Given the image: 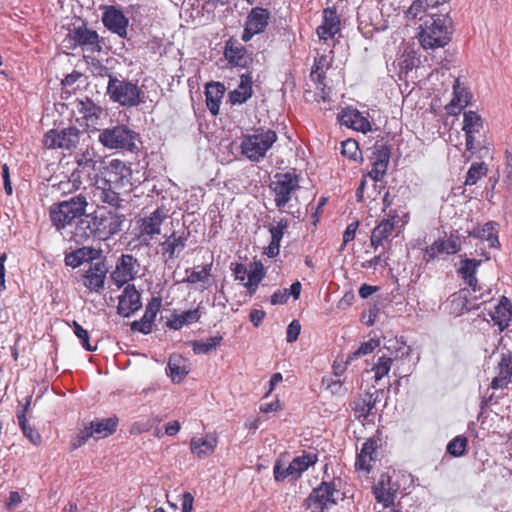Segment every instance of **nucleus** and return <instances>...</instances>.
Here are the masks:
<instances>
[{
	"label": "nucleus",
	"mask_w": 512,
	"mask_h": 512,
	"mask_svg": "<svg viewBox=\"0 0 512 512\" xmlns=\"http://www.w3.org/2000/svg\"><path fill=\"white\" fill-rule=\"evenodd\" d=\"M162 299L160 297H153L145 308L144 315L138 321L131 324L133 331H138L143 334H148L152 331V327L158 312L161 309Z\"/></svg>",
	"instance_id": "nucleus-19"
},
{
	"label": "nucleus",
	"mask_w": 512,
	"mask_h": 512,
	"mask_svg": "<svg viewBox=\"0 0 512 512\" xmlns=\"http://www.w3.org/2000/svg\"><path fill=\"white\" fill-rule=\"evenodd\" d=\"M270 19L269 10L262 7H254L248 13L242 40L248 42L254 35L265 31Z\"/></svg>",
	"instance_id": "nucleus-13"
},
{
	"label": "nucleus",
	"mask_w": 512,
	"mask_h": 512,
	"mask_svg": "<svg viewBox=\"0 0 512 512\" xmlns=\"http://www.w3.org/2000/svg\"><path fill=\"white\" fill-rule=\"evenodd\" d=\"M298 188L299 178L294 172L276 173L270 183L276 207L283 209Z\"/></svg>",
	"instance_id": "nucleus-8"
},
{
	"label": "nucleus",
	"mask_w": 512,
	"mask_h": 512,
	"mask_svg": "<svg viewBox=\"0 0 512 512\" xmlns=\"http://www.w3.org/2000/svg\"><path fill=\"white\" fill-rule=\"evenodd\" d=\"M490 316L494 323L503 331L509 326L512 317V305L510 300L503 296L499 304L495 306L494 310L490 312Z\"/></svg>",
	"instance_id": "nucleus-32"
},
{
	"label": "nucleus",
	"mask_w": 512,
	"mask_h": 512,
	"mask_svg": "<svg viewBox=\"0 0 512 512\" xmlns=\"http://www.w3.org/2000/svg\"><path fill=\"white\" fill-rule=\"evenodd\" d=\"M487 172L488 168L485 163H473L468 169L465 185H475Z\"/></svg>",
	"instance_id": "nucleus-49"
},
{
	"label": "nucleus",
	"mask_w": 512,
	"mask_h": 512,
	"mask_svg": "<svg viewBox=\"0 0 512 512\" xmlns=\"http://www.w3.org/2000/svg\"><path fill=\"white\" fill-rule=\"evenodd\" d=\"M107 93L121 106L137 107L145 102L144 92L136 83L115 76H109Z\"/></svg>",
	"instance_id": "nucleus-5"
},
{
	"label": "nucleus",
	"mask_w": 512,
	"mask_h": 512,
	"mask_svg": "<svg viewBox=\"0 0 512 512\" xmlns=\"http://www.w3.org/2000/svg\"><path fill=\"white\" fill-rule=\"evenodd\" d=\"M317 455L314 453L303 454L294 458L289 466L290 472L293 473V479H298L301 475L317 462Z\"/></svg>",
	"instance_id": "nucleus-40"
},
{
	"label": "nucleus",
	"mask_w": 512,
	"mask_h": 512,
	"mask_svg": "<svg viewBox=\"0 0 512 512\" xmlns=\"http://www.w3.org/2000/svg\"><path fill=\"white\" fill-rule=\"evenodd\" d=\"M80 141V130L70 126L61 130L51 129L46 132L43 143L48 149L60 148L71 150L76 148Z\"/></svg>",
	"instance_id": "nucleus-10"
},
{
	"label": "nucleus",
	"mask_w": 512,
	"mask_h": 512,
	"mask_svg": "<svg viewBox=\"0 0 512 512\" xmlns=\"http://www.w3.org/2000/svg\"><path fill=\"white\" fill-rule=\"evenodd\" d=\"M453 95L452 100L446 105V110L450 115H457L469 103V93L460 87L459 79L454 81Z\"/></svg>",
	"instance_id": "nucleus-36"
},
{
	"label": "nucleus",
	"mask_w": 512,
	"mask_h": 512,
	"mask_svg": "<svg viewBox=\"0 0 512 512\" xmlns=\"http://www.w3.org/2000/svg\"><path fill=\"white\" fill-rule=\"evenodd\" d=\"M461 250V244L457 237L438 239L426 247L423 253V260L430 262L440 255H453Z\"/></svg>",
	"instance_id": "nucleus-15"
},
{
	"label": "nucleus",
	"mask_w": 512,
	"mask_h": 512,
	"mask_svg": "<svg viewBox=\"0 0 512 512\" xmlns=\"http://www.w3.org/2000/svg\"><path fill=\"white\" fill-rule=\"evenodd\" d=\"M358 226H359L358 221H354V222L348 224V226L346 227L344 234H343L342 247L345 246L350 241L354 240Z\"/></svg>",
	"instance_id": "nucleus-63"
},
{
	"label": "nucleus",
	"mask_w": 512,
	"mask_h": 512,
	"mask_svg": "<svg viewBox=\"0 0 512 512\" xmlns=\"http://www.w3.org/2000/svg\"><path fill=\"white\" fill-rule=\"evenodd\" d=\"M225 93V87L219 82H212L206 85V105L212 115L219 113L220 104Z\"/></svg>",
	"instance_id": "nucleus-33"
},
{
	"label": "nucleus",
	"mask_w": 512,
	"mask_h": 512,
	"mask_svg": "<svg viewBox=\"0 0 512 512\" xmlns=\"http://www.w3.org/2000/svg\"><path fill=\"white\" fill-rule=\"evenodd\" d=\"M265 277L264 267L262 263L255 262L251 265L250 270L247 275V282L244 284L245 286H259L260 282Z\"/></svg>",
	"instance_id": "nucleus-52"
},
{
	"label": "nucleus",
	"mask_w": 512,
	"mask_h": 512,
	"mask_svg": "<svg viewBox=\"0 0 512 512\" xmlns=\"http://www.w3.org/2000/svg\"><path fill=\"white\" fill-rule=\"evenodd\" d=\"M118 425L117 417H109L105 419L95 420L90 423L92 427L95 438L101 439L105 438L116 431Z\"/></svg>",
	"instance_id": "nucleus-42"
},
{
	"label": "nucleus",
	"mask_w": 512,
	"mask_h": 512,
	"mask_svg": "<svg viewBox=\"0 0 512 512\" xmlns=\"http://www.w3.org/2000/svg\"><path fill=\"white\" fill-rule=\"evenodd\" d=\"M287 225V220L281 219L279 222H277L276 225L271 226L269 228L271 234V242H274V244H280L284 235V230L287 228Z\"/></svg>",
	"instance_id": "nucleus-58"
},
{
	"label": "nucleus",
	"mask_w": 512,
	"mask_h": 512,
	"mask_svg": "<svg viewBox=\"0 0 512 512\" xmlns=\"http://www.w3.org/2000/svg\"><path fill=\"white\" fill-rule=\"evenodd\" d=\"M379 345L380 342L378 339H370L362 343L357 350L348 356L346 364H349L355 358L372 353Z\"/></svg>",
	"instance_id": "nucleus-53"
},
{
	"label": "nucleus",
	"mask_w": 512,
	"mask_h": 512,
	"mask_svg": "<svg viewBox=\"0 0 512 512\" xmlns=\"http://www.w3.org/2000/svg\"><path fill=\"white\" fill-rule=\"evenodd\" d=\"M483 128V121L475 111H465L463 114V131L466 135V149L473 151L475 134L480 133Z\"/></svg>",
	"instance_id": "nucleus-24"
},
{
	"label": "nucleus",
	"mask_w": 512,
	"mask_h": 512,
	"mask_svg": "<svg viewBox=\"0 0 512 512\" xmlns=\"http://www.w3.org/2000/svg\"><path fill=\"white\" fill-rule=\"evenodd\" d=\"M187 238L173 232L160 243L161 254L165 262L173 260L185 248Z\"/></svg>",
	"instance_id": "nucleus-28"
},
{
	"label": "nucleus",
	"mask_w": 512,
	"mask_h": 512,
	"mask_svg": "<svg viewBox=\"0 0 512 512\" xmlns=\"http://www.w3.org/2000/svg\"><path fill=\"white\" fill-rule=\"evenodd\" d=\"M375 498L384 507L393 504L397 489L391 484L388 475H381L378 483L373 487Z\"/></svg>",
	"instance_id": "nucleus-31"
},
{
	"label": "nucleus",
	"mask_w": 512,
	"mask_h": 512,
	"mask_svg": "<svg viewBox=\"0 0 512 512\" xmlns=\"http://www.w3.org/2000/svg\"><path fill=\"white\" fill-rule=\"evenodd\" d=\"M376 398L371 393L359 395L353 402V411L357 419H366L375 407Z\"/></svg>",
	"instance_id": "nucleus-38"
},
{
	"label": "nucleus",
	"mask_w": 512,
	"mask_h": 512,
	"mask_svg": "<svg viewBox=\"0 0 512 512\" xmlns=\"http://www.w3.org/2000/svg\"><path fill=\"white\" fill-rule=\"evenodd\" d=\"M77 168L85 174V178H92L93 173L99 170L101 161L97 159V155L93 150H86L76 158Z\"/></svg>",
	"instance_id": "nucleus-35"
},
{
	"label": "nucleus",
	"mask_w": 512,
	"mask_h": 512,
	"mask_svg": "<svg viewBox=\"0 0 512 512\" xmlns=\"http://www.w3.org/2000/svg\"><path fill=\"white\" fill-rule=\"evenodd\" d=\"M377 441L373 438L367 439L357 455L355 467L357 471H363L369 473L371 469V463L374 461V454L377 450Z\"/></svg>",
	"instance_id": "nucleus-29"
},
{
	"label": "nucleus",
	"mask_w": 512,
	"mask_h": 512,
	"mask_svg": "<svg viewBox=\"0 0 512 512\" xmlns=\"http://www.w3.org/2000/svg\"><path fill=\"white\" fill-rule=\"evenodd\" d=\"M125 216L116 210L98 208L80 218L72 231V239L81 243L89 238L108 240L122 231Z\"/></svg>",
	"instance_id": "nucleus-1"
},
{
	"label": "nucleus",
	"mask_w": 512,
	"mask_h": 512,
	"mask_svg": "<svg viewBox=\"0 0 512 512\" xmlns=\"http://www.w3.org/2000/svg\"><path fill=\"white\" fill-rule=\"evenodd\" d=\"M107 268L103 261L91 262L84 273V286L91 291H100L104 287Z\"/></svg>",
	"instance_id": "nucleus-20"
},
{
	"label": "nucleus",
	"mask_w": 512,
	"mask_h": 512,
	"mask_svg": "<svg viewBox=\"0 0 512 512\" xmlns=\"http://www.w3.org/2000/svg\"><path fill=\"white\" fill-rule=\"evenodd\" d=\"M339 121L342 125L362 133L371 131V124L369 120L361 112L355 109L344 110L339 115Z\"/></svg>",
	"instance_id": "nucleus-27"
},
{
	"label": "nucleus",
	"mask_w": 512,
	"mask_h": 512,
	"mask_svg": "<svg viewBox=\"0 0 512 512\" xmlns=\"http://www.w3.org/2000/svg\"><path fill=\"white\" fill-rule=\"evenodd\" d=\"M451 34V19L443 14H434L420 26L418 39L425 50L436 49L446 46L451 40Z\"/></svg>",
	"instance_id": "nucleus-2"
},
{
	"label": "nucleus",
	"mask_w": 512,
	"mask_h": 512,
	"mask_svg": "<svg viewBox=\"0 0 512 512\" xmlns=\"http://www.w3.org/2000/svg\"><path fill=\"white\" fill-rule=\"evenodd\" d=\"M94 196L97 197L101 202L107 203L113 207H120L122 199L119 196L117 189L121 187H114L113 183L102 178L95 181Z\"/></svg>",
	"instance_id": "nucleus-23"
},
{
	"label": "nucleus",
	"mask_w": 512,
	"mask_h": 512,
	"mask_svg": "<svg viewBox=\"0 0 512 512\" xmlns=\"http://www.w3.org/2000/svg\"><path fill=\"white\" fill-rule=\"evenodd\" d=\"M138 269L137 259L131 254H123L116 262L115 269L110 276L111 280L118 288H121L135 278Z\"/></svg>",
	"instance_id": "nucleus-12"
},
{
	"label": "nucleus",
	"mask_w": 512,
	"mask_h": 512,
	"mask_svg": "<svg viewBox=\"0 0 512 512\" xmlns=\"http://www.w3.org/2000/svg\"><path fill=\"white\" fill-rule=\"evenodd\" d=\"M200 319L199 309H192L182 312L179 315H175L173 319H170L167 323L168 327L174 330L181 329L184 325L198 322Z\"/></svg>",
	"instance_id": "nucleus-43"
},
{
	"label": "nucleus",
	"mask_w": 512,
	"mask_h": 512,
	"mask_svg": "<svg viewBox=\"0 0 512 512\" xmlns=\"http://www.w3.org/2000/svg\"><path fill=\"white\" fill-rule=\"evenodd\" d=\"M168 369L174 383L181 382L189 373L187 361L179 355H173L169 358Z\"/></svg>",
	"instance_id": "nucleus-41"
},
{
	"label": "nucleus",
	"mask_w": 512,
	"mask_h": 512,
	"mask_svg": "<svg viewBox=\"0 0 512 512\" xmlns=\"http://www.w3.org/2000/svg\"><path fill=\"white\" fill-rule=\"evenodd\" d=\"M481 263V260L465 258L460 261L459 268L457 269L458 275L474 293L481 290V286L476 278V273Z\"/></svg>",
	"instance_id": "nucleus-22"
},
{
	"label": "nucleus",
	"mask_w": 512,
	"mask_h": 512,
	"mask_svg": "<svg viewBox=\"0 0 512 512\" xmlns=\"http://www.w3.org/2000/svg\"><path fill=\"white\" fill-rule=\"evenodd\" d=\"M222 336L209 337L206 340H195L192 342V349L195 354H208L220 345Z\"/></svg>",
	"instance_id": "nucleus-46"
},
{
	"label": "nucleus",
	"mask_w": 512,
	"mask_h": 512,
	"mask_svg": "<svg viewBox=\"0 0 512 512\" xmlns=\"http://www.w3.org/2000/svg\"><path fill=\"white\" fill-rule=\"evenodd\" d=\"M467 438L464 436H456L447 445V452L453 457L463 456L466 452Z\"/></svg>",
	"instance_id": "nucleus-54"
},
{
	"label": "nucleus",
	"mask_w": 512,
	"mask_h": 512,
	"mask_svg": "<svg viewBox=\"0 0 512 512\" xmlns=\"http://www.w3.org/2000/svg\"><path fill=\"white\" fill-rule=\"evenodd\" d=\"M224 54L231 64H235L237 66H244L246 64V49L236 40L229 39L226 42Z\"/></svg>",
	"instance_id": "nucleus-39"
},
{
	"label": "nucleus",
	"mask_w": 512,
	"mask_h": 512,
	"mask_svg": "<svg viewBox=\"0 0 512 512\" xmlns=\"http://www.w3.org/2000/svg\"><path fill=\"white\" fill-rule=\"evenodd\" d=\"M395 228V216H389L380 221L373 229L370 244L374 249L384 245V241L388 240Z\"/></svg>",
	"instance_id": "nucleus-30"
},
{
	"label": "nucleus",
	"mask_w": 512,
	"mask_h": 512,
	"mask_svg": "<svg viewBox=\"0 0 512 512\" xmlns=\"http://www.w3.org/2000/svg\"><path fill=\"white\" fill-rule=\"evenodd\" d=\"M100 9L102 10L101 20L104 27L120 38H127L129 19L123 11L114 5H103Z\"/></svg>",
	"instance_id": "nucleus-11"
},
{
	"label": "nucleus",
	"mask_w": 512,
	"mask_h": 512,
	"mask_svg": "<svg viewBox=\"0 0 512 512\" xmlns=\"http://www.w3.org/2000/svg\"><path fill=\"white\" fill-rule=\"evenodd\" d=\"M340 31V20L337 13L332 9H325L323 22L316 29L320 40L328 41Z\"/></svg>",
	"instance_id": "nucleus-25"
},
{
	"label": "nucleus",
	"mask_w": 512,
	"mask_h": 512,
	"mask_svg": "<svg viewBox=\"0 0 512 512\" xmlns=\"http://www.w3.org/2000/svg\"><path fill=\"white\" fill-rule=\"evenodd\" d=\"M101 251L92 247L84 246L78 248L65 256V264L72 268H77L85 263L90 264L94 260H98Z\"/></svg>",
	"instance_id": "nucleus-26"
},
{
	"label": "nucleus",
	"mask_w": 512,
	"mask_h": 512,
	"mask_svg": "<svg viewBox=\"0 0 512 512\" xmlns=\"http://www.w3.org/2000/svg\"><path fill=\"white\" fill-rule=\"evenodd\" d=\"M138 134L126 125H116L100 131L99 142L108 149L134 151Z\"/></svg>",
	"instance_id": "nucleus-6"
},
{
	"label": "nucleus",
	"mask_w": 512,
	"mask_h": 512,
	"mask_svg": "<svg viewBox=\"0 0 512 512\" xmlns=\"http://www.w3.org/2000/svg\"><path fill=\"white\" fill-rule=\"evenodd\" d=\"M68 38L72 42L70 46L72 49L80 47L83 51L90 53H99L102 50L99 34L84 23L69 30Z\"/></svg>",
	"instance_id": "nucleus-9"
},
{
	"label": "nucleus",
	"mask_w": 512,
	"mask_h": 512,
	"mask_svg": "<svg viewBox=\"0 0 512 512\" xmlns=\"http://www.w3.org/2000/svg\"><path fill=\"white\" fill-rule=\"evenodd\" d=\"M141 307L140 293L134 285H127L119 296L117 312L123 317H130Z\"/></svg>",
	"instance_id": "nucleus-17"
},
{
	"label": "nucleus",
	"mask_w": 512,
	"mask_h": 512,
	"mask_svg": "<svg viewBox=\"0 0 512 512\" xmlns=\"http://www.w3.org/2000/svg\"><path fill=\"white\" fill-rule=\"evenodd\" d=\"M327 65L326 56H320L315 59L314 65L311 70V78L318 83H322L324 76V67Z\"/></svg>",
	"instance_id": "nucleus-57"
},
{
	"label": "nucleus",
	"mask_w": 512,
	"mask_h": 512,
	"mask_svg": "<svg viewBox=\"0 0 512 512\" xmlns=\"http://www.w3.org/2000/svg\"><path fill=\"white\" fill-rule=\"evenodd\" d=\"M277 139L278 136L274 130L259 127L253 133L242 136L241 154L252 162H259L266 156Z\"/></svg>",
	"instance_id": "nucleus-3"
},
{
	"label": "nucleus",
	"mask_w": 512,
	"mask_h": 512,
	"mask_svg": "<svg viewBox=\"0 0 512 512\" xmlns=\"http://www.w3.org/2000/svg\"><path fill=\"white\" fill-rule=\"evenodd\" d=\"M88 201L85 195L79 193L68 200L62 201L50 208V219L53 225L61 230L77 219L84 217Z\"/></svg>",
	"instance_id": "nucleus-4"
},
{
	"label": "nucleus",
	"mask_w": 512,
	"mask_h": 512,
	"mask_svg": "<svg viewBox=\"0 0 512 512\" xmlns=\"http://www.w3.org/2000/svg\"><path fill=\"white\" fill-rule=\"evenodd\" d=\"M212 263L206 265H199L188 274L183 282L188 284H195L198 282L207 283L211 276Z\"/></svg>",
	"instance_id": "nucleus-45"
},
{
	"label": "nucleus",
	"mask_w": 512,
	"mask_h": 512,
	"mask_svg": "<svg viewBox=\"0 0 512 512\" xmlns=\"http://www.w3.org/2000/svg\"><path fill=\"white\" fill-rule=\"evenodd\" d=\"M500 366L501 375L493 378L491 382V387L493 389H500L506 387L512 375V366H510L509 361H507L506 359H502Z\"/></svg>",
	"instance_id": "nucleus-48"
},
{
	"label": "nucleus",
	"mask_w": 512,
	"mask_h": 512,
	"mask_svg": "<svg viewBox=\"0 0 512 512\" xmlns=\"http://www.w3.org/2000/svg\"><path fill=\"white\" fill-rule=\"evenodd\" d=\"M90 437L95 438V433L92 427L89 425L88 427H85L83 430H81L80 433L78 434L76 442L73 443L74 448L80 447L81 445L85 444Z\"/></svg>",
	"instance_id": "nucleus-62"
},
{
	"label": "nucleus",
	"mask_w": 512,
	"mask_h": 512,
	"mask_svg": "<svg viewBox=\"0 0 512 512\" xmlns=\"http://www.w3.org/2000/svg\"><path fill=\"white\" fill-rule=\"evenodd\" d=\"M373 155L372 169L366 176H364V178L366 179V177H369L376 183L381 181L386 174L390 159V151L386 146L381 145L376 147Z\"/></svg>",
	"instance_id": "nucleus-21"
},
{
	"label": "nucleus",
	"mask_w": 512,
	"mask_h": 512,
	"mask_svg": "<svg viewBox=\"0 0 512 512\" xmlns=\"http://www.w3.org/2000/svg\"><path fill=\"white\" fill-rule=\"evenodd\" d=\"M339 490L333 482H322L314 488L305 500L310 512H328L337 504Z\"/></svg>",
	"instance_id": "nucleus-7"
},
{
	"label": "nucleus",
	"mask_w": 512,
	"mask_h": 512,
	"mask_svg": "<svg viewBox=\"0 0 512 512\" xmlns=\"http://www.w3.org/2000/svg\"><path fill=\"white\" fill-rule=\"evenodd\" d=\"M79 112L87 128L96 129L99 125L100 118L104 114L103 109L90 100L80 103Z\"/></svg>",
	"instance_id": "nucleus-34"
},
{
	"label": "nucleus",
	"mask_w": 512,
	"mask_h": 512,
	"mask_svg": "<svg viewBox=\"0 0 512 512\" xmlns=\"http://www.w3.org/2000/svg\"><path fill=\"white\" fill-rule=\"evenodd\" d=\"M72 328L74 334L80 340L82 347L87 351H95L96 347L91 346L89 342V333L78 322L73 321Z\"/></svg>",
	"instance_id": "nucleus-55"
},
{
	"label": "nucleus",
	"mask_w": 512,
	"mask_h": 512,
	"mask_svg": "<svg viewBox=\"0 0 512 512\" xmlns=\"http://www.w3.org/2000/svg\"><path fill=\"white\" fill-rule=\"evenodd\" d=\"M274 479L277 482H282L286 478L290 477L293 479V473L290 472V466L285 467L281 462L277 461L273 467Z\"/></svg>",
	"instance_id": "nucleus-59"
},
{
	"label": "nucleus",
	"mask_w": 512,
	"mask_h": 512,
	"mask_svg": "<svg viewBox=\"0 0 512 512\" xmlns=\"http://www.w3.org/2000/svg\"><path fill=\"white\" fill-rule=\"evenodd\" d=\"M341 153L351 160H356L360 154L358 143L352 139L343 141L341 144Z\"/></svg>",
	"instance_id": "nucleus-56"
},
{
	"label": "nucleus",
	"mask_w": 512,
	"mask_h": 512,
	"mask_svg": "<svg viewBox=\"0 0 512 512\" xmlns=\"http://www.w3.org/2000/svg\"><path fill=\"white\" fill-rule=\"evenodd\" d=\"M85 177V174L78 169H75L71 175L69 176L67 181H61L59 183V190L62 192H65L64 186H71V189H69V192L80 190L83 185V178Z\"/></svg>",
	"instance_id": "nucleus-51"
},
{
	"label": "nucleus",
	"mask_w": 512,
	"mask_h": 512,
	"mask_svg": "<svg viewBox=\"0 0 512 512\" xmlns=\"http://www.w3.org/2000/svg\"><path fill=\"white\" fill-rule=\"evenodd\" d=\"M252 96V78L248 74L240 77L238 87L230 92L229 98L232 104H243Z\"/></svg>",
	"instance_id": "nucleus-37"
},
{
	"label": "nucleus",
	"mask_w": 512,
	"mask_h": 512,
	"mask_svg": "<svg viewBox=\"0 0 512 512\" xmlns=\"http://www.w3.org/2000/svg\"><path fill=\"white\" fill-rule=\"evenodd\" d=\"M301 331V324L298 320H293L287 327L286 331V341L288 343H293L298 339V336Z\"/></svg>",
	"instance_id": "nucleus-61"
},
{
	"label": "nucleus",
	"mask_w": 512,
	"mask_h": 512,
	"mask_svg": "<svg viewBox=\"0 0 512 512\" xmlns=\"http://www.w3.org/2000/svg\"><path fill=\"white\" fill-rule=\"evenodd\" d=\"M426 5L423 0H415L406 11V17L408 19H415L421 13L425 12Z\"/></svg>",
	"instance_id": "nucleus-60"
},
{
	"label": "nucleus",
	"mask_w": 512,
	"mask_h": 512,
	"mask_svg": "<svg viewBox=\"0 0 512 512\" xmlns=\"http://www.w3.org/2000/svg\"><path fill=\"white\" fill-rule=\"evenodd\" d=\"M393 359L389 356L382 355L378 357L377 361L372 367L374 372L375 381H380L383 377L387 376L391 370Z\"/></svg>",
	"instance_id": "nucleus-47"
},
{
	"label": "nucleus",
	"mask_w": 512,
	"mask_h": 512,
	"mask_svg": "<svg viewBox=\"0 0 512 512\" xmlns=\"http://www.w3.org/2000/svg\"><path fill=\"white\" fill-rule=\"evenodd\" d=\"M131 176V169L123 161L113 159L109 162L103 178L113 183L114 187H125L127 184H131Z\"/></svg>",
	"instance_id": "nucleus-18"
},
{
	"label": "nucleus",
	"mask_w": 512,
	"mask_h": 512,
	"mask_svg": "<svg viewBox=\"0 0 512 512\" xmlns=\"http://www.w3.org/2000/svg\"><path fill=\"white\" fill-rule=\"evenodd\" d=\"M168 218L163 207H158L149 215L140 220V236L145 240H152L155 236L161 234V226Z\"/></svg>",
	"instance_id": "nucleus-14"
},
{
	"label": "nucleus",
	"mask_w": 512,
	"mask_h": 512,
	"mask_svg": "<svg viewBox=\"0 0 512 512\" xmlns=\"http://www.w3.org/2000/svg\"><path fill=\"white\" fill-rule=\"evenodd\" d=\"M496 226L497 224L495 222L490 221L485 223L475 233L478 238L487 241L490 247H498L499 240Z\"/></svg>",
	"instance_id": "nucleus-44"
},
{
	"label": "nucleus",
	"mask_w": 512,
	"mask_h": 512,
	"mask_svg": "<svg viewBox=\"0 0 512 512\" xmlns=\"http://www.w3.org/2000/svg\"><path fill=\"white\" fill-rule=\"evenodd\" d=\"M218 445V437L214 433L195 436L190 440V451L199 460L212 456Z\"/></svg>",
	"instance_id": "nucleus-16"
},
{
	"label": "nucleus",
	"mask_w": 512,
	"mask_h": 512,
	"mask_svg": "<svg viewBox=\"0 0 512 512\" xmlns=\"http://www.w3.org/2000/svg\"><path fill=\"white\" fill-rule=\"evenodd\" d=\"M18 424L31 443L39 445L41 443V435L39 432L28 424L27 418L23 414H17Z\"/></svg>",
	"instance_id": "nucleus-50"
},
{
	"label": "nucleus",
	"mask_w": 512,
	"mask_h": 512,
	"mask_svg": "<svg viewBox=\"0 0 512 512\" xmlns=\"http://www.w3.org/2000/svg\"><path fill=\"white\" fill-rule=\"evenodd\" d=\"M289 299V293L288 289L283 290H277L275 291L271 296V304L272 305H279V304H285Z\"/></svg>",
	"instance_id": "nucleus-64"
}]
</instances>
